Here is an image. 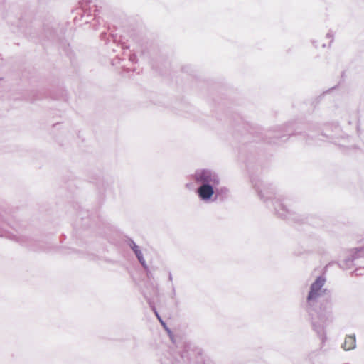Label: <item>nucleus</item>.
Instances as JSON below:
<instances>
[{
  "label": "nucleus",
  "instance_id": "f257e3e1",
  "mask_svg": "<svg viewBox=\"0 0 364 364\" xmlns=\"http://www.w3.org/2000/svg\"><path fill=\"white\" fill-rule=\"evenodd\" d=\"M193 178L199 184L197 189L198 198L205 203L213 202L216 200V191L220 184V178L215 171L208 169L198 170Z\"/></svg>",
  "mask_w": 364,
  "mask_h": 364
},
{
  "label": "nucleus",
  "instance_id": "f03ea898",
  "mask_svg": "<svg viewBox=\"0 0 364 364\" xmlns=\"http://www.w3.org/2000/svg\"><path fill=\"white\" fill-rule=\"evenodd\" d=\"M326 279L323 276H318L309 287V291L306 298L308 305L309 306H314L318 299L326 295L327 289L324 287Z\"/></svg>",
  "mask_w": 364,
  "mask_h": 364
},
{
  "label": "nucleus",
  "instance_id": "7ed1b4c3",
  "mask_svg": "<svg viewBox=\"0 0 364 364\" xmlns=\"http://www.w3.org/2000/svg\"><path fill=\"white\" fill-rule=\"evenodd\" d=\"M356 346L355 336L354 335L348 336L345 338L344 344L343 348L346 350H350L355 348Z\"/></svg>",
  "mask_w": 364,
  "mask_h": 364
},
{
  "label": "nucleus",
  "instance_id": "20e7f679",
  "mask_svg": "<svg viewBox=\"0 0 364 364\" xmlns=\"http://www.w3.org/2000/svg\"><path fill=\"white\" fill-rule=\"evenodd\" d=\"M275 210L278 213V214L282 217H286V210H284V205L281 203H278L277 206H275Z\"/></svg>",
  "mask_w": 364,
  "mask_h": 364
},
{
  "label": "nucleus",
  "instance_id": "39448f33",
  "mask_svg": "<svg viewBox=\"0 0 364 364\" xmlns=\"http://www.w3.org/2000/svg\"><path fill=\"white\" fill-rule=\"evenodd\" d=\"M129 247L132 248V250L135 252L139 249V246L136 245L134 241L131 240L129 242Z\"/></svg>",
  "mask_w": 364,
  "mask_h": 364
},
{
  "label": "nucleus",
  "instance_id": "423d86ee",
  "mask_svg": "<svg viewBox=\"0 0 364 364\" xmlns=\"http://www.w3.org/2000/svg\"><path fill=\"white\" fill-rule=\"evenodd\" d=\"M140 263L143 265V267H146V264L145 262V260L143 257V255H141V257H137Z\"/></svg>",
  "mask_w": 364,
  "mask_h": 364
},
{
  "label": "nucleus",
  "instance_id": "0eeeda50",
  "mask_svg": "<svg viewBox=\"0 0 364 364\" xmlns=\"http://www.w3.org/2000/svg\"><path fill=\"white\" fill-rule=\"evenodd\" d=\"M134 253L137 257H141V255H143L139 249L138 250L135 251Z\"/></svg>",
  "mask_w": 364,
  "mask_h": 364
},
{
  "label": "nucleus",
  "instance_id": "6e6552de",
  "mask_svg": "<svg viewBox=\"0 0 364 364\" xmlns=\"http://www.w3.org/2000/svg\"><path fill=\"white\" fill-rule=\"evenodd\" d=\"M156 316L158 317V318L161 321V318H160V317H159V314H157V312H156Z\"/></svg>",
  "mask_w": 364,
  "mask_h": 364
}]
</instances>
